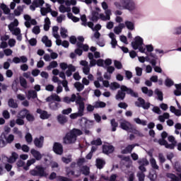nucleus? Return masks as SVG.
<instances>
[{
  "label": "nucleus",
  "mask_w": 181,
  "mask_h": 181,
  "mask_svg": "<svg viewBox=\"0 0 181 181\" xmlns=\"http://www.w3.org/2000/svg\"><path fill=\"white\" fill-rule=\"evenodd\" d=\"M127 94L131 95V97H134V98H138V93H136L132 88H128L125 85L121 86L120 90L117 91L115 98L117 100H120L122 101L125 100Z\"/></svg>",
  "instance_id": "obj_1"
},
{
  "label": "nucleus",
  "mask_w": 181,
  "mask_h": 181,
  "mask_svg": "<svg viewBox=\"0 0 181 181\" xmlns=\"http://www.w3.org/2000/svg\"><path fill=\"white\" fill-rule=\"evenodd\" d=\"M80 135H83V132L78 129L74 128L69 132L66 133L64 137V144L66 145L75 144L76 141H77V136H80Z\"/></svg>",
  "instance_id": "obj_2"
},
{
  "label": "nucleus",
  "mask_w": 181,
  "mask_h": 181,
  "mask_svg": "<svg viewBox=\"0 0 181 181\" xmlns=\"http://www.w3.org/2000/svg\"><path fill=\"white\" fill-rule=\"evenodd\" d=\"M31 176H37L38 177H47L46 168L42 165H36L35 168L30 170Z\"/></svg>",
  "instance_id": "obj_3"
},
{
  "label": "nucleus",
  "mask_w": 181,
  "mask_h": 181,
  "mask_svg": "<svg viewBox=\"0 0 181 181\" xmlns=\"http://www.w3.org/2000/svg\"><path fill=\"white\" fill-rule=\"evenodd\" d=\"M136 107L142 108L143 110H149L151 108V103L145 102V100L142 98H138L137 101L135 102Z\"/></svg>",
  "instance_id": "obj_4"
},
{
  "label": "nucleus",
  "mask_w": 181,
  "mask_h": 181,
  "mask_svg": "<svg viewBox=\"0 0 181 181\" xmlns=\"http://www.w3.org/2000/svg\"><path fill=\"white\" fill-rule=\"evenodd\" d=\"M121 4L124 9H128V11L135 9V3L132 0H121Z\"/></svg>",
  "instance_id": "obj_5"
},
{
  "label": "nucleus",
  "mask_w": 181,
  "mask_h": 181,
  "mask_svg": "<svg viewBox=\"0 0 181 181\" xmlns=\"http://www.w3.org/2000/svg\"><path fill=\"white\" fill-rule=\"evenodd\" d=\"M144 45V39L139 36L134 38V41L132 42V46L134 50H138L139 47Z\"/></svg>",
  "instance_id": "obj_6"
},
{
  "label": "nucleus",
  "mask_w": 181,
  "mask_h": 181,
  "mask_svg": "<svg viewBox=\"0 0 181 181\" xmlns=\"http://www.w3.org/2000/svg\"><path fill=\"white\" fill-rule=\"evenodd\" d=\"M53 151L57 155H63V146L62 144L55 142L53 146Z\"/></svg>",
  "instance_id": "obj_7"
},
{
  "label": "nucleus",
  "mask_w": 181,
  "mask_h": 181,
  "mask_svg": "<svg viewBox=\"0 0 181 181\" xmlns=\"http://www.w3.org/2000/svg\"><path fill=\"white\" fill-rule=\"evenodd\" d=\"M45 143V137L40 136V138L36 137L34 139V145L36 148H43V144Z\"/></svg>",
  "instance_id": "obj_8"
},
{
  "label": "nucleus",
  "mask_w": 181,
  "mask_h": 181,
  "mask_svg": "<svg viewBox=\"0 0 181 181\" xmlns=\"http://www.w3.org/2000/svg\"><path fill=\"white\" fill-rule=\"evenodd\" d=\"M115 148L114 146L111 145H103V152L105 155H110V153H112L114 152Z\"/></svg>",
  "instance_id": "obj_9"
},
{
  "label": "nucleus",
  "mask_w": 181,
  "mask_h": 181,
  "mask_svg": "<svg viewBox=\"0 0 181 181\" xmlns=\"http://www.w3.org/2000/svg\"><path fill=\"white\" fill-rule=\"evenodd\" d=\"M30 153L33 155V158H35V160H40L42 158H43V155H42L40 151L35 148H32L30 150Z\"/></svg>",
  "instance_id": "obj_10"
},
{
  "label": "nucleus",
  "mask_w": 181,
  "mask_h": 181,
  "mask_svg": "<svg viewBox=\"0 0 181 181\" xmlns=\"http://www.w3.org/2000/svg\"><path fill=\"white\" fill-rule=\"evenodd\" d=\"M76 104L78 105V110H81L82 111H84V109L86 108L84 103L83 101V98L81 95H78L76 100Z\"/></svg>",
  "instance_id": "obj_11"
},
{
  "label": "nucleus",
  "mask_w": 181,
  "mask_h": 181,
  "mask_svg": "<svg viewBox=\"0 0 181 181\" xmlns=\"http://www.w3.org/2000/svg\"><path fill=\"white\" fill-rule=\"evenodd\" d=\"M177 176L173 173L167 174V177L171 179L170 181H181V174H177Z\"/></svg>",
  "instance_id": "obj_12"
},
{
  "label": "nucleus",
  "mask_w": 181,
  "mask_h": 181,
  "mask_svg": "<svg viewBox=\"0 0 181 181\" xmlns=\"http://www.w3.org/2000/svg\"><path fill=\"white\" fill-rule=\"evenodd\" d=\"M83 115H84V110L78 109V112L71 114L70 118L71 119H76V118H78V117H83Z\"/></svg>",
  "instance_id": "obj_13"
},
{
  "label": "nucleus",
  "mask_w": 181,
  "mask_h": 181,
  "mask_svg": "<svg viewBox=\"0 0 181 181\" xmlns=\"http://www.w3.org/2000/svg\"><path fill=\"white\" fill-rule=\"evenodd\" d=\"M135 144H129L122 151V153L123 155H126L127 153H131L132 151L134 150V148H135Z\"/></svg>",
  "instance_id": "obj_14"
},
{
  "label": "nucleus",
  "mask_w": 181,
  "mask_h": 181,
  "mask_svg": "<svg viewBox=\"0 0 181 181\" xmlns=\"http://www.w3.org/2000/svg\"><path fill=\"white\" fill-rule=\"evenodd\" d=\"M57 121L61 125H64L69 121L67 117L63 115H59L57 116Z\"/></svg>",
  "instance_id": "obj_15"
},
{
  "label": "nucleus",
  "mask_w": 181,
  "mask_h": 181,
  "mask_svg": "<svg viewBox=\"0 0 181 181\" xmlns=\"http://www.w3.org/2000/svg\"><path fill=\"white\" fill-rule=\"evenodd\" d=\"M105 166V160L103 158L96 159V167L98 169H103Z\"/></svg>",
  "instance_id": "obj_16"
},
{
  "label": "nucleus",
  "mask_w": 181,
  "mask_h": 181,
  "mask_svg": "<svg viewBox=\"0 0 181 181\" xmlns=\"http://www.w3.org/2000/svg\"><path fill=\"white\" fill-rule=\"evenodd\" d=\"M18 158H19V155L16 152H13L11 156L8 159V163H15Z\"/></svg>",
  "instance_id": "obj_17"
},
{
  "label": "nucleus",
  "mask_w": 181,
  "mask_h": 181,
  "mask_svg": "<svg viewBox=\"0 0 181 181\" xmlns=\"http://www.w3.org/2000/svg\"><path fill=\"white\" fill-rule=\"evenodd\" d=\"M42 42L45 43L46 47H52V40H49L47 35L42 37Z\"/></svg>",
  "instance_id": "obj_18"
},
{
  "label": "nucleus",
  "mask_w": 181,
  "mask_h": 181,
  "mask_svg": "<svg viewBox=\"0 0 181 181\" xmlns=\"http://www.w3.org/2000/svg\"><path fill=\"white\" fill-rule=\"evenodd\" d=\"M117 177H118V176L117 175V174H112L110 177V178L108 177H106L105 175H101V179H103V180H106V181H116L117 180Z\"/></svg>",
  "instance_id": "obj_19"
},
{
  "label": "nucleus",
  "mask_w": 181,
  "mask_h": 181,
  "mask_svg": "<svg viewBox=\"0 0 181 181\" xmlns=\"http://www.w3.org/2000/svg\"><path fill=\"white\" fill-rule=\"evenodd\" d=\"M29 110L26 108L21 110L18 113V118L25 119L28 116Z\"/></svg>",
  "instance_id": "obj_20"
},
{
  "label": "nucleus",
  "mask_w": 181,
  "mask_h": 181,
  "mask_svg": "<svg viewBox=\"0 0 181 181\" xmlns=\"http://www.w3.org/2000/svg\"><path fill=\"white\" fill-rule=\"evenodd\" d=\"M49 107L50 110H52L53 111H56L60 108V103H57L56 102H51L49 104Z\"/></svg>",
  "instance_id": "obj_21"
},
{
  "label": "nucleus",
  "mask_w": 181,
  "mask_h": 181,
  "mask_svg": "<svg viewBox=\"0 0 181 181\" xmlns=\"http://www.w3.org/2000/svg\"><path fill=\"white\" fill-rule=\"evenodd\" d=\"M81 172L82 175H84L85 176H88V175H90V167L87 165H83L81 168Z\"/></svg>",
  "instance_id": "obj_22"
},
{
  "label": "nucleus",
  "mask_w": 181,
  "mask_h": 181,
  "mask_svg": "<svg viewBox=\"0 0 181 181\" xmlns=\"http://www.w3.org/2000/svg\"><path fill=\"white\" fill-rule=\"evenodd\" d=\"M8 105L10 108H18V103L15 102L13 98H10L8 101Z\"/></svg>",
  "instance_id": "obj_23"
},
{
  "label": "nucleus",
  "mask_w": 181,
  "mask_h": 181,
  "mask_svg": "<svg viewBox=\"0 0 181 181\" xmlns=\"http://www.w3.org/2000/svg\"><path fill=\"white\" fill-rule=\"evenodd\" d=\"M124 25L126 28L129 29V30H134L135 29V24H134V23L131 21H125Z\"/></svg>",
  "instance_id": "obj_24"
},
{
  "label": "nucleus",
  "mask_w": 181,
  "mask_h": 181,
  "mask_svg": "<svg viewBox=\"0 0 181 181\" xmlns=\"http://www.w3.org/2000/svg\"><path fill=\"white\" fill-rule=\"evenodd\" d=\"M1 9H2V11H4V13H5V15H8L9 13H11V9L8 8V6H6V4H1L0 6Z\"/></svg>",
  "instance_id": "obj_25"
},
{
  "label": "nucleus",
  "mask_w": 181,
  "mask_h": 181,
  "mask_svg": "<svg viewBox=\"0 0 181 181\" xmlns=\"http://www.w3.org/2000/svg\"><path fill=\"white\" fill-rule=\"evenodd\" d=\"M98 15V12L95 11H92V17L90 18V21H92V22H98V19H100Z\"/></svg>",
  "instance_id": "obj_26"
},
{
  "label": "nucleus",
  "mask_w": 181,
  "mask_h": 181,
  "mask_svg": "<svg viewBox=\"0 0 181 181\" xmlns=\"http://www.w3.org/2000/svg\"><path fill=\"white\" fill-rule=\"evenodd\" d=\"M28 100H30V98H37V93H36L35 90H28Z\"/></svg>",
  "instance_id": "obj_27"
},
{
  "label": "nucleus",
  "mask_w": 181,
  "mask_h": 181,
  "mask_svg": "<svg viewBox=\"0 0 181 181\" xmlns=\"http://www.w3.org/2000/svg\"><path fill=\"white\" fill-rule=\"evenodd\" d=\"M110 124L112 127V132H115V131H117V128H118V122L115 121V119H112L110 121Z\"/></svg>",
  "instance_id": "obj_28"
},
{
  "label": "nucleus",
  "mask_w": 181,
  "mask_h": 181,
  "mask_svg": "<svg viewBox=\"0 0 181 181\" xmlns=\"http://www.w3.org/2000/svg\"><path fill=\"white\" fill-rule=\"evenodd\" d=\"M150 163L153 169H155L156 170H159V165L156 163V160H155V158H151Z\"/></svg>",
  "instance_id": "obj_29"
},
{
  "label": "nucleus",
  "mask_w": 181,
  "mask_h": 181,
  "mask_svg": "<svg viewBox=\"0 0 181 181\" xmlns=\"http://www.w3.org/2000/svg\"><path fill=\"white\" fill-rule=\"evenodd\" d=\"M127 124H129V122L127 121L120 122V128L124 131H129V126Z\"/></svg>",
  "instance_id": "obj_30"
},
{
  "label": "nucleus",
  "mask_w": 181,
  "mask_h": 181,
  "mask_svg": "<svg viewBox=\"0 0 181 181\" xmlns=\"http://www.w3.org/2000/svg\"><path fill=\"white\" fill-rule=\"evenodd\" d=\"M52 12V8L50 7L49 8H41L40 13L42 16H46L47 13Z\"/></svg>",
  "instance_id": "obj_31"
},
{
  "label": "nucleus",
  "mask_w": 181,
  "mask_h": 181,
  "mask_svg": "<svg viewBox=\"0 0 181 181\" xmlns=\"http://www.w3.org/2000/svg\"><path fill=\"white\" fill-rule=\"evenodd\" d=\"M107 104L104 102L96 101L95 103V108H105Z\"/></svg>",
  "instance_id": "obj_32"
},
{
  "label": "nucleus",
  "mask_w": 181,
  "mask_h": 181,
  "mask_svg": "<svg viewBox=\"0 0 181 181\" xmlns=\"http://www.w3.org/2000/svg\"><path fill=\"white\" fill-rule=\"evenodd\" d=\"M33 3L35 8H39V6H43L45 0H33Z\"/></svg>",
  "instance_id": "obj_33"
},
{
  "label": "nucleus",
  "mask_w": 181,
  "mask_h": 181,
  "mask_svg": "<svg viewBox=\"0 0 181 181\" xmlns=\"http://www.w3.org/2000/svg\"><path fill=\"white\" fill-rule=\"evenodd\" d=\"M4 139H6V144H12V141H15V136L9 134L7 137L4 136Z\"/></svg>",
  "instance_id": "obj_34"
},
{
  "label": "nucleus",
  "mask_w": 181,
  "mask_h": 181,
  "mask_svg": "<svg viewBox=\"0 0 181 181\" xmlns=\"http://www.w3.org/2000/svg\"><path fill=\"white\" fill-rule=\"evenodd\" d=\"M74 87L75 88H76L77 91H83V90H84V85H83L80 82H76L74 83Z\"/></svg>",
  "instance_id": "obj_35"
},
{
  "label": "nucleus",
  "mask_w": 181,
  "mask_h": 181,
  "mask_svg": "<svg viewBox=\"0 0 181 181\" xmlns=\"http://www.w3.org/2000/svg\"><path fill=\"white\" fill-rule=\"evenodd\" d=\"M20 84L23 88H28V81L25 78H20Z\"/></svg>",
  "instance_id": "obj_36"
},
{
  "label": "nucleus",
  "mask_w": 181,
  "mask_h": 181,
  "mask_svg": "<svg viewBox=\"0 0 181 181\" xmlns=\"http://www.w3.org/2000/svg\"><path fill=\"white\" fill-rule=\"evenodd\" d=\"M60 35L63 39H66L67 37V29L62 27L60 28Z\"/></svg>",
  "instance_id": "obj_37"
},
{
  "label": "nucleus",
  "mask_w": 181,
  "mask_h": 181,
  "mask_svg": "<svg viewBox=\"0 0 181 181\" xmlns=\"http://www.w3.org/2000/svg\"><path fill=\"white\" fill-rule=\"evenodd\" d=\"M155 93H156V95L158 96V99L160 101H163V93H162V91L159 90V89H156L155 90Z\"/></svg>",
  "instance_id": "obj_38"
},
{
  "label": "nucleus",
  "mask_w": 181,
  "mask_h": 181,
  "mask_svg": "<svg viewBox=\"0 0 181 181\" xmlns=\"http://www.w3.org/2000/svg\"><path fill=\"white\" fill-rule=\"evenodd\" d=\"M58 64L56 61H52L49 63V65L47 67V70H52V69H56L57 67Z\"/></svg>",
  "instance_id": "obj_39"
},
{
  "label": "nucleus",
  "mask_w": 181,
  "mask_h": 181,
  "mask_svg": "<svg viewBox=\"0 0 181 181\" xmlns=\"http://www.w3.org/2000/svg\"><path fill=\"white\" fill-rule=\"evenodd\" d=\"M138 163L143 166H148L149 165V161L146 158H142L138 160Z\"/></svg>",
  "instance_id": "obj_40"
},
{
  "label": "nucleus",
  "mask_w": 181,
  "mask_h": 181,
  "mask_svg": "<svg viewBox=\"0 0 181 181\" xmlns=\"http://www.w3.org/2000/svg\"><path fill=\"white\" fill-rule=\"evenodd\" d=\"M165 84L166 87H172V86H174L175 82L172 79L167 78L165 81Z\"/></svg>",
  "instance_id": "obj_41"
},
{
  "label": "nucleus",
  "mask_w": 181,
  "mask_h": 181,
  "mask_svg": "<svg viewBox=\"0 0 181 181\" xmlns=\"http://www.w3.org/2000/svg\"><path fill=\"white\" fill-rule=\"evenodd\" d=\"M91 145H95V146H100V145H103V141H101V139L98 138L96 140L92 141Z\"/></svg>",
  "instance_id": "obj_42"
},
{
  "label": "nucleus",
  "mask_w": 181,
  "mask_h": 181,
  "mask_svg": "<svg viewBox=\"0 0 181 181\" xmlns=\"http://www.w3.org/2000/svg\"><path fill=\"white\" fill-rule=\"evenodd\" d=\"M111 90H117V88H121V86L117 82L111 83L110 86Z\"/></svg>",
  "instance_id": "obj_43"
},
{
  "label": "nucleus",
  "mask_w": 181,
  "mask_h": 181,
  "mask_svg": "<svg viewBox=\"0 0 181 181\" xmlns=\"http://www.w3.org/2000/svg\"><path fill=\"white\" fill-rule=\"evenodd\" d=\"M25 118L28 122H33V121H35V116L33 114H30V112H28Z\"/></svg>",
  "instance_id": "obj_44"
},
{
  "label": "nucleus",
  "mask_w": 181,
  "mask_h": 181,
  "mask_svg": "<svg viewBox=\"0 0 181 181\" xmlns=\"http://www.w3.org/2000/svg\"><path fill=\"white\" fill-rule=\"evenodd\" d=\"M114 64H115V67H116L117 70H121V69H122V64L121 63V62L115 60Z\"/></svg>",
  "instance_id": "obj_45"
},
{
  "label": "nucleus",
  "mask_w": 181,
  "mask_h": 181,
  "mask_svg": "<svg viewBox=\"0 0 181 181\" xmlns=\"http://www.w3.org/2000/svg\"><path fill=\"white\" fill-rule=\"evenodd\" d=\"M41 119H47L49 118V114L45 110H43L41 115H40Z\"/></svg>",
  "instance_id": "obj_46"
},
{
  "label": "nucleus",
  "mask_w": 181,
  "mask_h": 181,
  "mask_svg": "<svg viewBox=\"0 0 181 181\" xmlns=\"http://www.w3.org/2000/svg\"><path fill=\"white\" fill-rule=\"evenodd\" d=\"M158 160L160 163H165V162H166V158H165V156L162 153L158 154Z\"/></svg>",
  "instance_id": "obj_47"
},
{
  "label": "nucleus",
  "mask_w": 181,
  "mask_h": 181,
  "mask_svg": "<svg viewBox=\"0 0 181 181\" xmlns=\"http://www.w3.org/2000/svg\"><path fill=\"white\" fill-rule=\"evenodd\" d=\"M57 181H71V179L68 178L67 177H63V176H57Z\"/></svg>",
  "instance_id": "obj_48"
},
{
  "label": "nucleus",
  "mask_w": 181,
  "mask_h": 181,
  "mask_svg": "<svg viewBox=\"0 0 181 181\" xmlns=\"http://www.w3.org/2000/svg\"><path fill=\"white\" fill-rule=\"evenodd\" d=\"M16 124L20 126L25 125V120L21 117H18L16 119Z\"/></svg>",
  "instance_id": "obj_49"
},
{
  "label": "nucleus",
  "mask_w": 181,
  "mask_h": 181,
  "mask_svg": "<svg viewBox=\"0 0 181 181\" xmlns=\"http://www.w3.org/2000/svg\"><path fill=\"white\" fill-rule=\"evenodd\" d=\"M25 141L28 142V144L32 143V141H33V138L32 137V134H27L25 135Z\"/></svg>",
  "instance_id": "obj_50"
},
{
  "label": "nucleus",
  "mask_w": 181,
  "mask_h": 181,
  "mask_svg": "<svg viewBox=\"0 0 181 181\" xmlns=\"http://www.w3.org/2000/svg\"><path fill=\"white\" fill-rule=\"evenodd\" d=\"M81 21L83 22L82 25L83 26H87V16L85 14L81 16Z\"/></svg>",
  "instance_id": "obj_51"
},
{
  "label": "nucleus",
  "mask_w": 181,
  "mask_h": 181,
  "mask_svg": "<svg viewBox=\"0 0 181 181\" xmlns=\"http://www.w3.org/2000/svg\"><path fill=\"white\" fill-rule=\"evenodd\" d=\"M72 111L73 110L71 109V107H69L67 109L63 110L62 112L63 115H69V114H71Z\"/></svg>",
  "instance_id": "obj_52"
},
{
  "label": "nucleus",
  "mask_w": 181,
  "mask_h": 181,
  "mask_svg": "<svg viewBox=\"0 0 181 181\" xmlns=\"http://www.w3.org/2000/svg\"><path fill=\"white\" fill-rule=\"evenodd\" d=\"M137 177H139V181H145V173H138Z\"/></svg>",
  "instance_id": "obj_53"
},
{
  "label": "nucleus",
  "mask_w": 181,
  "mask_h": 181,
  "mask_svg": "<svg viewBox=\"0 0 181 181\" xmlns=\"http://www.w3.org/2000/svg\"><path fill=\"white\" fill-rule=\"evenodd\" d=\"M2 115L5 119H9V118H11V115L8 110H4Z\"/></svg>",
  "instance_id": "obj_54"
},
{
  "label": "nucleus",
  "mask_w": 181,
  "mask_h": 181,
  "mask_svg": "<svg viewBox=\"0 0 181 181\" xmlns=\"http://www.w3.org/2000/svg\"><path fill=\"white\" fill-rule=\"evenodd\" d=\"M33 33L35 35H39L40 33V27L39 25H36L33 28Z\"/></svg>",
  "instance_id": "obj_55"
},
{
  "label": "nucleus",
  "mask_w": 181,
  "mask_h": 181,
  "mask_svg": "<svg viewBox=\"0 0 181 181\" xmlns=\"http://www.w3.org/2000/svg\"><path fill=\"white\" fill-rule=\"evenodd\" d=\"M175 146H176V141H175V143H172L170 144H165V148L167 149H175Z\"/></svg>",
  "instance_id": "obj_56"
},
{
  "label": "nucleus",
  "mask_w": 181,
  "mask_h": 181,
  "mask_svg": "<svg viewBox=\"0 0 181 181\" xmlns=\"http://www.w3.org/2000/svg\"><path fill=\"white\" fill-rule=\"evenodd\" d=\"M118 107L119 108H123V110H127V108H128V104L124 102H120L118 104Z\"/></svg>",
  "instance_id": "obj_57"
},
{
  "label": "nucleus",
  "mask_w": 181,
  "mask_h": 181,
  "mask_svg": "<svg viewBox=\"0 0 181 181\" xmlns=\"http://www.w3.org/2000/svg\"><path fill=\"white\" fill-rule=\"evenodd\" d=\"M86 163V158H78L77 160V165L78 166H83V164Z\"/></svg>",
  "instance_id": "obj_58"
},
{
  "label": "nucleus",
  "mask_w": 181,
  "mask_h": 181,
  "mask_svg": "<svg viewBox=\"0 0 181 181\" xmlns=\"http://www.w3.org/2000/svg\"><path fill=\"white\" fill-rule=\"evenodd\" d=\"M175 169L176 172H178V173H180V175H181V165L179 163H175Z\"/></svg>",
  "instance_id": "obj_59"
},
{
  "label": "nucleus",
  "mask_w": 181,
  "mask_h": 181,
  "mask_svg": "<svg viewBox=\"0 0 181 181\" xmlns=\"http://www.w3.org/2000/svg\"><path fill=\"white\" fill-rule=\"evenodd\" d=\"M94 108H95V105H88L86 110L88 111V112H93V111H94Z\"/></svg>",
  "instance_id": "obj_60"
},
{
  "label": "nucleus",
  "mask_w": 181,
  "mask_h": 181,
  "mask_svg": "<svg viewBox=\"0 0 181 181\" xmlns=\"http://www.w3.org/2000/svg\"><path fill=\"white\" fill-rule=\"evenodd\" d=\"M136 76H139V77H141V76H142V68L139 66H136Z\"/></svg>",
  "instance_id": "obj_61"
},
{
  "label": "nucleus",
  "mask_w": 181,
  "mask_h": 181,
  "mask_svg": "<svg viewBox=\"0 0 181 181\" xmlns=\"http://www.w3.org/2000/svg\"><path fill=\"white\" fill-rule=\"evenodd\" d=\"M29 44L30 45V46H36V45L37 44V40H36V38H31L29 40Z\"/></svg>",
  "instance_id": "obj_62"
},
{
  "label": "nucleus",
  "mask_w": 181,
  "mask_h": 181,
  "mask_svg": "<svg viewBox=\"0 0 181 181\" xmlns=\"http://www.w3.org/2000/svg\"><path fill=\"white\" fill-rule=\"evenodd\" d=\"M62 162H64V163L68 165V163H70V162H71V158L62 157Z\"/></svg>",
  "instance_id": "obj_63"
},
{
  "label": "nucleus",
  "mask_w": 181,
  "mask_h": 181,
  "mask_svg": "<svg viewBox=\"0 0 181 181\" xmlns=\"http://www.w3.org/2000/svg\"><path fill=\"white\" fill-rule=\"evenodd\" d=\"M45 90L47 91H53V90H54V86L52 84L47 85L45 87Z\"/></svg>",
  "instance_id": "obj_64"
}]
</instances>
